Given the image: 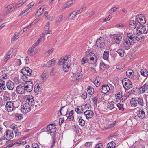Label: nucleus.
Here are the masks:
<instances>
[{"instance_id": "1", "label": "nucleus", "mask_w": 148, "mask_h": 148, "mask_svg": "<svg viewBox=\"0 0 148 148\" xmlns=\"http://www.w3.org/2000/svg\"><path fill=\"white\" fill-rule=\"evenodd\" d=\"M130 103L133 107H136L137 106L138 103L139 105L143 106L144 104L143 99L142 97L138 98L137 99L133 98L130 100Z\"/></svg>"}, {"instance_id": "2", "label": "nucleus", "mask_w": 148, "mask_h": 148, "mask_svg": "<svg viewBox=\"0 0 148 148\" xmlns=\"http://www.w3.org/2000/svg\"><path fill=\"white\" fill-rule=\"evenodd\" d=\"M31 106L29 104V103H22L21 106V112L24 113L29 112L31 109Z\"/></svg>"}, {"instance_id": "3", "label": "nucleus", "mask_w": 148, "mask_h": 148, "mask_svg": "<svg viewBox=\"0 0 148 148\" xmlns=\"http://www.w3.org/2000/svg\"><path fill=\"white\" fill-rule=\"evenodd\" d=\"M123 87L125 89L129 90L132 87L131 81L127 78L123 79L122 80Z\"/></svg>"}, {"instance_id": "4", "label": "nucleus", "mask_w": 148, "mask_h": 148, "mask_svg": "<svg viewBox=\"0 0 148 148\" xmlns=\"http://www.w3.org/2000/svg\"><path fill=\"white\" fill-rule=\"evenodd\" d=\"M23 82L24 84L26 91L29 92L31 91L33 88V85L32 82L31 81H25V80H24V82L23 81Z\"/></svg>"}, {"instance_id": "5", "label": "nucleus", "mask_w": 148, "mask_h": 148, "mask_svg": "<svg viewBox=\"0 0 148 148\" xmlns=\"http://www.w3.org/2000/svg\"><path fill=\"white\" fill-rule=\"evenodd\" d=\"M14 106V103H13L11 101H8L6 103V106L5 107V110H7L8 112H11L13 110L14 108H16Z\"/></svg>"}, {"instance_id": "6", "label": "nucleus", "mask_w": 148, "mask_h": 148, "mask_svg": "<svg viewBox=\"0 0 148 148\" xmlns=\"http://www.w3.org/2000/svg\"><path fill=\"white\" fill-rule=\"evenodd\" d=\"M14 134L12 130H7L4 133V135L2 137V139H12L13 138Z\"/></svg>"}, {"instance_id": "7", "label": "nucleus", "mask_w": 148, "mask_h": 148, "mask_svg": "<svg viewBox=\"0 0 148 148\" xmlns=\"http://www.w3.org/2000/svg\"><path fill=\"white\" fill-rule=\"evenodd\" d=\"M137 30L141 34H147L148 33V29H146L145 27L142 25L139 24L137 27Z\"/></svg>"}, {"instance_id": "8", "label": "nucleus", "mask_w": 148, "mask_h": 148, "mask_svg": "<svg viewBox=\"0 0 148 148\" xmlns=\"http://www.w3.org/2000/svg\"><path fill=\"white\" fill-rule=\"evenodd\" d=\"M104 39L103 38L100 37L96 41L97 46L98 47L100 48H103L105 45V43L104 42Z\"/></svg>"}, {"instance_id": "9", "label": "nucleus", "mask_w": 148, "mask_h": 148, "mask_svg": "<svg viewBox=\"0 0 148 148\" xmlns=\"http://www.w3.org/2000/svg\"><path fill=\"white\" fill-rule=\"evenodd\" d=\"M26 99L27 103H29V104L31 106H34L35 104L34 100L33 99V96L30 95H29L26 96Z\"/></svg>"}, {"instance_id": "10", "label": "nucleus", "mask_w": 148, "mask_h": 148, "mask_svg": "<svg viewBox=\"0 0 148 148\" xmlns=\"http://www.w3.org/2000/svg\"><path fill=\"white\" fill-rule=\"evenodd\" d=\"M32 71L31 69L28 67H25L23 68L21 71V73L23 75L28 76L31 75Z\"/></svg>"}, {"instance_id": "11", "label": "nucleus", "mask_w": 148, "mask_h": 148, "mask_svg": "<svg viewBox=\"0 0 148 148\" xmlns=\"http://www.w3.org/2000/svg\"><path fill=\"white\" fill-rule=\"evenodd\" d=\"M6 88L9 90H13L14 87V83L11 80H8L6 83Z\"/></svg>"}, {"instance_id": "12", "label": "nucleus", "mask_w": 148, "mask_h": 148, "mask_svg": "<svg viewBox=\"0 0 148 148\" xmlns=\"http://www.w3.org/2000/svg\"><path fill=\"white\" fill-rule=\"evenodd\" d=\"M122 39L121 36L119 34H116L114 35L113 40L114 42L116 44H120V42Z\"/></svg>"}, {"instance_id": "13", "label": "nucleus", "mask_w": 148, "mask_h": 148, "mask_svg": "<svg viewBox=\"0 0 148 148\" xmlns=\"http://www.w3.org/2000/svg\"><path fill=\"white\" fill-rule=\"evenodd\" d=\"M14 9V6H13L12 5H10L5 8L3 12L4 14H6L8 13L9 12L13 11Z\"/></svg>"}, {"instance_id": "14", "label": "nucleus", "mask_w": 148, "mask_h": 148, "mask_svg": "<svg viewBox=\"0 0 148 148\" xmlns=\"http://www.w3.org/2000/svg\"><path fill=\"white\" fill-rule=\"evenodd\" d=\"M34 90L35 93L37 94H40L42 92V87L40 85L39 86V84H37L35 85Z\"/></svg>"}, {"instance_id": "15", "label": "nucleus", "mask_w": 148, "mask_h": 148, "mask_svg": "<svg viewBox=\"0 0 148 148\" xmlns=\"http://www.w3.org/2000/svg\"><path fill=\"white\" fill-rule=\"evenodd\" d=\"M86 117V119H88L89 118H92L93 116L94 113L93 112L90 110H87L83 112Z\"/></svg>"}, {"instance_id": "16", "label": "nucleus", "mask_w": 148, "mask_h": 148, "mask_svg": "<svg viewBox=\"0 0 148 148\" xmlns=\"http://www.w3.org/2000/svg\"><path fill=\"white\" fill-rule=\"evenodd\" d=\"M6 83L4 80L0 79V93L3 92V90H6Z\"/></svg>"}, {"instance_id": "17", "label": "nucleus", "mask_w": 148, "mask_h": 148, "mask_svg": "<svg viewBox=\"0 0 148 148\" xmlns=\"http://www.w3.org/2000/svg\"><path fill=\"white\" fill-rule=\"evenodd\" d=\"M138 23L137 21H136V19H135V21L132 20L129 23L130 27L132 29H135L138 25Z\"/></svg>"}, {"instance_id": "18", "label": "nucleus", "mask_w": 148, "mask_h": 148, "mask_svg": "<svg viewBox=\"0 0 148 148\" xmlns=\"http://www.w3.org/2000/svg\"><path fill=\"white\" fill-rule=\"evenodd\" d=\"M16 91L19 94H22L25 91H26L25 86H17L16 88Z\"/></svg>"}, {"instance_id": "19", "label": "nucleus", "mask_w": 148, "mask_h": 148, "mask_svg": "<svg viewBox=\"0 0 148 148\" xmlns=\"http://www.w3.org/2000/svg\"><path fill=\"white\" fill-rule=\"evenodd\" d=\"M101 92L104 94H106L109 91L110 89L109 87L106 85H104L102 86Z\"/></svg>"}, {"instance_id": "20", "label": "nucleus", "mask_w": 148, "mask_h": 148, "mask_svg": "<svg viewBox=\"0 0 148 148\" xmlns=\"http://www.w3.org/2000/svg\"><path fill=\"white\" fill-rule=\"evenodd\" d=\"M131 44V43L129 40L125 41L123 43V45L125 47V49L127 50L130 48Z\"/></svg>"}, {"instance_id": "21", "label": "nucleus", "mask_w": 148, "mask_h": 148, "mask_svg": "<svg viewBox=\"0 0 148 148\" xmlns=\"http://www.w3.org/2000/svg\"><path fill=\"white\" fill-rule=\"evenodd\" d=\"M137 116L140 118L143 119L145 116V112L143 110L140 109L138 112Z\"/></svg>"}, {"instance_id": "22", "label": "nucleus", "mask_w": 148, "mask_h": 148, "mask_svg": "<svg viewBox=\"0 0 148 148\" xmlns=\"http://www.w3.org/2000/svg\"><path fill=\"white\" fill-rule=\"evenodd\" d=\"M49 24L50 23L49 22H48L45 25V32L46 34H52V32L51 30H49Z\"/></svg>"}, {"instance_id": "23", "label": "nucleus", "mask_w": 148, "mask_h": 148, "mask_svg": "<svg viewBox=\"0 0 148 148\" xmlns=\"http://www.w3.org/2000/svg\"><path fill=\"white\" fill-rule=\"evenodd\" d=\"M127 75L128 77L132 78L134 76V73L133 70H128L126 72Z\"/></svg>"}, {"instance_id": "24", "label": "nucleus", "mask_w": 148, "mask_h": 148, "mask_svg": "<svg viewBox=\"0 0 148 148\" xmlns=\"http://www.w3.org/2000/svg\"><path fill=\"white\" fill-rule=\"evenodd\" d=\"M12 51H9L4 60V62H7L8 60L12 57Z\"/></svg>"}, {"instance_id": "25", "label": "nucleus", "mask_w": 148, "mask_h": 148, "mask_svg": "<svg viewBox=\"0 0 148 148\" xmlns=\"http://www.w3.org/2000/svg\"><path fill=\"white\" fill-rule=\"evenodd\" d=\"M140 72L141 75L144 77H147L148 75V71L146 69H142L141 70Z\"/></svg>"}, {"instance_id": "26", "label": "nucleus", "mask_w": 148, "mask_h": 148, "mask_svg": "<svg viewBox=\"0 0 148 148\" xmlns=\"http://www.w3.org/2000/svg\"><path fill=\"white\" fill-rule=\"evenodd\" d=\"M47 78V73L46 71H44L41 75V79L43 81H45Z\"/></svg>"}, {"instance_id": "27", "label": "nucleus", "mask_w": 148, "mask_h": 148, "mask_svg": "<svg viewBox=\"0 0 148 148\" xmlns=\"http://www.w3.org/2000/svg\"><path fill=\"white\" fill-rule=\"evenodd\" d=\"M114 103V102L112 101L111 102L108 103L107 104V108L110 110H112V109L115 108Z\"/></svg>"}, {"instance_id": "28", "label": "nucleus", "mask_w": 148, "mask_h": 148, "mask_svg": "<svg viewBox=\"0 0 148 148\" xmlns=\"http://www.w3.org/2000/svg\"><path fill=\"white\" fill-rule=\"evenodd\" d=\"M56 62V60L54 58H53L51 60L47 62L48 66L50 67L54 65Z\"/></svg>"}, {"instance_id": "29", "label": "nucleus", "mask_w": 148, "mask_h": 148, "mask_svg": "<svg viewBox=\"0 0 148 148\" xmlns=\"http://www.w3.org/2000/svg\"><path fill=\"white\" fill-rule=\"evenodd\" d=\"M109 53V51H104L103 55V58L105 60H108Z\"/></svg>"}, {"instance_id": "30", "label": "nucleus", "mask_w": 148, "mask_h": 148, "mask_svg": "<svg viewBox=\"0 0 148 148\" xmlns=\"http://www.w3.org/2000/svg\"><path fill=\"white\" fill-rule=\"evenodd\" d=\"M18 34L19 33L17 32H15L12 39V41H14L16 40L19 38Z\"/></svg>"}, {"instance_id": "31", "label": "nucleus", "mask_w": 148, "mask_h": 148, "mask_svg": "<svg viewBox=\"0 0 148 148\" xmlns=\"http://www.w3.org/2000/svg\"><path fill=\"white\" fill-rule=\"evenodd\" d=\"M43 12V10H41V8H39L36 13L35 16H36L39 17L42 14Z\"/></svg>"}, {"instance_id": "32", "label": "nucleus", "mask_w": 148, "mask_h": 148, "mask_svg": "<svg viewBox=\"0 0 148 148\" xmlns=\"http://www.w3.org/2000/svg\"><path fill=\"white\" fill-rule=\"evenodd\" d=\"M87 91L88 93L90 95H92L94 93V89L91 86H89L87 88Z\"/></svg>"}, {"instance_id": "33", "label": "nucleus", "mask_w": 148, "mask_h": 148, "mask_svg": "<svg viewBox=\"0 0 148 148\" xmlns=\"http://www.w3.org/2000/svg\"><path fill=\"white\" fill-rule=\"evenodd\" d=\"M139 22H137V23L140 25H142L143 24H144L146 22V20L145 17H143L141 19L139 20Z\"/></svg>"}, {"instance_id": "34", "label": "nucleus", "mask_w": 148, "mask_h": 148, "mask_svg": "<svg viewBox=\"0 0 148 148\" xmlns=\"http://www.w3.org/2000/svg\"><path fill=\"white\" fill-rule=\"evenodd\" d=\"M70 66V65H66L65 64H63V70L65 72H68L69 70Z\"/></svg>"}, {"instance_id": "35", "label": "nucleus", "mask_w": 148, "mask_h": 148, "mask_svg": "<svg viewBox=\"0 0 148 148\" xmlns=\"http://www.w3.org/2000/svg\"><path fill=\"white\" fill-rule=\"evenodd\" d=\"M78 122L79 125L81 126H84L85 124V122L84 120L82 119V117H80L79 119Z\"/></svg>"}, {"instance_id": "36", "label": "nucleus", "mask_w": 148, "mask_h": 148, "mask_svg": "<svg viewBox=\"0 0 148 148\" xmlns=\"http://www.w3.org/2000/svg\"><path fill=\"white\" fill-rule=\"evenodd\" d=\"M116 52L121 57H123L124 56V51L122 49H119L116 51Z\"/></svg>"}, {"instance_id": "37", "label": "nucleus", "mask_w": 148, "mask_h": 148, "mask_svg": "<svg viewBox=\"0 0 148 148\" xmlns=\"http://www.w3.org/2000/svg\"><path fill=\"white\" fill-rule=\"evenodd\" d=\"M77 14V12H76V11H73V12L70 15V16H69V19H72L74 18L76 15Z\"/></svg>"}, {"instance_id": "38", "label": "nucleus", "mask_w": 148, "mask_h": 148, "mask_svg": "<svg viewBox=\"0 0 148 148\" xmlns=\"http://www.w3.org/2000/svg\"><path fill=\"white\" fill-rule=\"evenodd\" d=\"M75 3V1L74 0H71L70 1L66 3V7L67 8L70 6L72 4Z\"/></svg>"}, {"instance_id": "39", "label": "nucleus", "mask_w": 148, "mask_h": 148, "mask_svg": "<svg viewBox=\"0 0 148 148\" xmlns=\"http://www.w3.org/2000/svg\"><path fill=\"white\" fill-rule=\"evenodd\" d=\"M89 61L88 58L86 57H84L81 60V63L83 65L87 63Z\"/></svg>"}, {"instance_id": "40", "label": "nucleus", "mask_w": 148, "mask_h": 148, "mask_svg": "<svg viewBox=\"0 0 148 148\" xmlns=\"http://www.w3.org/2000/svg\"><path fill=\"white\" fill-rule=\"evenodd\" d=\"M25 143L24 142H22L21 143V142H16L14 143H12V144H10L8 145L6 147V148H9L11 147H12V146L14 144H21L22 143Z\"/></svg>"}, {"instance_id": "41", "label": "nucleus", "mask_w": 148, "mask_h": 148, "mask_svg": "<svg viewBox=\"0 0 148 148\" xmlns=\"http://www.w3.org/2000/svg\"><path fill=\"white\" fill-rule=\"evenodd\" d=\"M143 17H144V16H143L141 14H138L136 16L135 19H136V21L137 22H139V20L141 19Z\"/></svg>"}, {"instance_id": "42", "label": "nucleus", "mask_w": 148, "mask_h": 148, "mask_svg": "<svg viewBox=\"0 0 148 148\" xmlns=\"http://www.w3.org/2000/svg\"><path fill=\"white\" fill-rule=\"evenodd\" d=\"M15 116L16 120H20L23 118L22 114H16Z\"/></svg>"}, {"instance_id": "43", "label": "nucleus", "mask_w": 148, "mask_h": 148, "mask_svg": "<svg viewBox=\"0 0 148 148\" xmlns=\"http://www.w3.org/2000/svg\"><path fill=\"white\" fill-rule=\"evenodd\" d=\"M134 38H135L137 41H139V40H140V35L138 33H136L134 34Z\"/></svg>"}, {"instance_id": "44", "label": "nucleus", "mask_w": 148, "mask_h": 148, "mask_svg": "<svg viewBox=\"0 0 148 148\" xmlns=\"http://www.w3.org/2000/svg\"><path fill=\"white\" fill-rule=\"evenodd\" d=\"M63 16L62 15H60L57 18V23L58 24H60L62 21Z\"/></svg>"}, {"instance_id": "45", "label": "nucleus", "mask_w": 148, "mask_h": 148, "mask_svg": "<svg viewBox=\"0 0 148 148\" xmlns=\"http://www.w3.org/2000/svg\"><path fill=\"white\" fill-rule=\"evenodd\" d=\"M68 110H67L66 112V114H65V115L67 116L68 118H69L70 116H72L74 112V111L73 110H72L70 112L67 114V112H68Z\"/></svg>"}, {"instance_id": "46", "label": "nucleus", "mask_w": 148, "mask_h": 148, "mask_svg": "<svg viewBox=\"0 0 148 148\" xmlns=\"http://www.w3.org/2000/svg\"><path fill=\"white\" fill-rule=\"evenodd\" d=\"M50 125L53 126V128L49 132V133H54L56 131V128L55 126L53 124H50Z\"/></svg>"}, {"instance_id": "47", "label": "nucleus", "mask_w": 148, "mask_h": 148, "mask_svg": "<svg viewBox=\"0 0 148 148\" xmlns=\"http://www.w3.org/2000/svg\"><path fill=\"white\" fill-rule=\"evenodd\" d=\"M118 7H114L111 8L109 11V13H112L116 11V10L118 9Z\"/></svg>"}, {"instance_id": "48", "label": "nucleus", "mask_w": 148, "mask_h": 148, "mask_svg": "<svg viewBox=\"0 0 148 148\" xmlns=\"http://www.w3.org/2000/svg\"><path fill=\"white\" fill-rule=\"evenodd\" d=\"M15 133V137L18 138L21 135V133L18 131V130L16 129V130H15L14 131Z\"/></svg>"}, {"instance_id": "49", "label": "nucleus", "mask_w": 148, "mask_h": 148, "mask_svg": "<svg viewBox=\"0 0 148 148\" xmlns=\"http://www.w3.org/2000/svg\"><path fill=\"white\" fill-rule=\"evenodd\" d=\"M86 7L83 6L79 10H77V11L76 12H77V14H79L84 10L86 9Z\"/></svg>"}, {"instance_id": "50", "label": "nucleus", "mask_w": 148, "mask_h": 148, "mask_svg": "<svg viewBox=\"0 0 148 148\" xmlns=\"http://www.w3.org/2000/svg\"><path fill=\"white\" fill-rule=\"evenodd\" d=\"M53 128V126H51L50 124L47 126V128L46 130H47V131L49 132Z\"/></svg>"}, {"instance_id": "51", "label": "nucleus", "mask_w": 148, "mask_h": 148, "mask_svg": "<svg viewBox=\"0 0 148 148\" xmlns=\"http://www.w3.org/2000/svg\"><path fill=\"white\" fill-rule=\"evenodd\" d=\"M64 58L61 57L59 60L58 63L59 65H63V64H64V61H65L64 60Z\"/></svg>"}, {"instance_id": "52", "label": "nucleus", "mask_w": 148, "mask_h": 148, "mask_svg": "<svg viewBox=\"0 0 148 148\" xmlns=\"http://www.w3.org/2000/svg\"><path fill=\"white\" fill-rule=\"evenodd\" d=\"M147 36L146 35H145V36H141L140 35V40H139V41L141 42L143 41L144 40H145L147 39Z\"/></svg>"}, {"instance_id": "53", "label": "nucleus", "mask_w": 148, "mask_h": 148, "mask_svg": "<svg viewBox=\"0 0 148 148\" xmlns=\"http://www.w3.org/2000/svg\"><path fill=\"white\" fill-rule=\"evenodd\" d=\"M117 105L120 110L122 111H123L124 110V109L123 107V105H121L120 103H118Z\"/></svg>"}, {"instance_id": "54", "label": "nucleus", "mask_w": 148, "mask_h": 148, "mask_svg": "<svg viewBox=\"0 0 148 148\" xmlns=\"http://www.w3.org/2000/svg\"><path fill=\"white\" fill-rule=\"evenodd\" d=\"M51 145L50 148H53L55 145L56 144V139H52L51 141Z\"/></svg>"}, {"instance_id": "55", "label": "nucleus", "mask_w": 148, "mask_h": 148, "mask_svg": "<svg viewBox=\"0 0 148 148\" xmlns=\"http://www.w3.org/2000/svg\"><path fill=\"white\" fill-rule=\"evenodd\" d=\"M81 97L84 99H85L87 97V93L86 92H84L81 95Z\"/></svg>"}, {"instance_id": "56", "label": "nucleus", "mask_w": 148, "mask_h": 148, "mask_svg": "<svg viewBox=\"0 0 148 148\" xmlns=\"http://www.w3.org/2000/svg\"><path fill=\"white\" fill-rule=\"evenodd\" d=\"M38 145L36 143H33L32 145V148H39Z\"/></svg>"}, {"instance_id": "57", "label": "nucleus", "mask_w": 148, "mask_h": 148, "mask_svg": "<svg viewBox=\"0 0 148 148\" xmlns=\"http://www.w3.org/2000/svg\"><path fill=\"white\" fill-rule=\"evenodd\" d=\"M53 51V50L52 49L48 50L45 53V56H48L50 54H51L52 52Z\"/></svg>"}, {"instance_id": "58", "label": "nucleus", "mask_w": 148, "mask_h": 148, "mask_svg": "<svg viewBox=\"0 0 148 148\" xmlns=\"http://www.w3.org/2000/svg\"><path fill=\"white\" fill-rule=\"evenodd\" d=\"M22 4L19 1L18 3L16 4L14 6L15 9L17 8H18L22 5Z\"/></svg>"}, {"instance_id": "59", "label": "nucleus", "mask_w": 148, "mask_h": 148, "mask_svg": "<svg viewBox=\"0 0 148 148\" xmlns=\"http://www.w3.org/2000/svg\"><path fill=\"white\" fill-rule=\"evenodd\" d=\"M122 92H119L118 93L117 95L116 96V97H117V98L116 97V99H120L122 97Z\"/></svg>"}, {"instance_id": "60", "label": "nucleus", "mask_w": 148, "mask_h": 148, "mask_svg": "<svg viewBox=\"0 0 148 148\" xmlns=\"http://www.w3.org/2000/svg\"><path fill=\"white\" fill-rule=\"evenodd\" d=\"M81 73H79L78 72H77L76 73H73V77H74V79L76 77H78V76L80 75H81Z\"/></svg>"}, {"instance_id": "61", "label": "nucleus", "mask_w": 148, "mask_h": 148, "mask_svg": "<svg viewBox=\"0 0 148 148\" xmlns=\"http://www.w3.org/2000/svg\"><path fill=\"white\" fill-rule=\"evenodd\" d=\"M94 82L95 85L96 87H98L100 84L99 81L96 79H95Z\"/></svg>"}, {"instance_id": "62", "label": "nucleus", "mask_w": 148, "mask_h": 148, "mask_svg": "<svg viewBox=\"0 0 148 148\" xmlns=\"http://www.w3.org/2000/svg\"><path fill=\"white\" fill-rule=\"evenodd\" d=\"M142 87L144 89L145 91H146L147 89L148 90V84L147 83L145 84Z\"/></svg>"}, {"instance_id": "63", "label": "nucleus", "mask_w": 148, "mask_h": 148, "mask_svg": "<svg viewBox=\"0 0 148 148\" xmlns=\"http://www.w3.org/2000/svg\"><path fill=\"white\" fill-rule=\"evenodd\" d=\"M118 138V136L115 134H112L110 135L108 138V139L110 138L111 139L112 138Z\"/></svg>"}, {"instance_id": "64", "label": "nucleus", "mask_w": 148, "mask_h": 148, "mask_svg": "<svg viewBox=\"0 0 148 148\" xmlns=\"http://www.w3.org/2000/svg\"><path fill=\"white\" fill-rule=\"evenodd\" d=\"M14 81L15 82L16 84H18L20 83V80L17 77L14 78Z\"/></svg>"}]
</instances>
